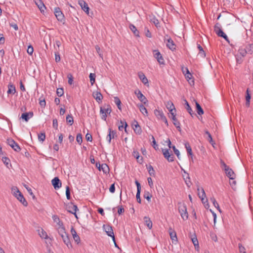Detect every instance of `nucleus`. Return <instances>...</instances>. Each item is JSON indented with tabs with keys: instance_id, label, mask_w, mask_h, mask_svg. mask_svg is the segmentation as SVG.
Masks as SVG:
<instances>
[{
	"instance_id": "f257e3e1",
	"label": "nucleus",
	"mask_w": 253,
	"mask_h": 253,
	"mask_svg": "<svg viewBox=\"0 0 253 253\" xmlns=\"http://www.w3.org/2000/svg\"><path fill=\"white\" fill-rule=\"evenodd\" d=\"M12 193L14 197L24 206L27 205V202L21 192L17 187H13L11 189Z\"/></svg>"
},
{
	"instance_id": "f03ea898",
	"label": "nucleus",
	"mask_w": 253,
	"mask_h": 253,
	"mask_svg": "<svg viewBox=\"0 0 253 253\" xmlns=\"http://www.w3.org/2000/svg\"><path fill=\"white\" fill-rule=\"evenodd\" d=\"M166 142L169 147V149L163 148L162 150L163 154L167 160L169 162H172L174 160L173 155L171 153L170 149L171 148V141L169 139H168Z\"/></svg>"
},
{
	"instance_id": "7ed1b4c3",
	"label": "nucleus",
	"mask_w": 253,
	"mask_h": 253,
	"mask_svg": "<svg viewBox=\"0 0 253 253\" xmlns=\"http://www.w3.org/2000/svg\"><path fill=\"white\" fill-rule=\"evenodd\" d=\"M182 72L189 84L191 86L193 85L194 84V80L193 75L189 69L186 67H182Z\"/></svg>"
},
{
	"instance_id": "20e7f679",
	"label": "nucleus",
	"mask_w": 253,
	"mask_h": 253,
	"mask_svg": "<svg viewBox=\"0 0 253 253\" xmlns=\"http://www.w3.org/2000/svg\"><path fill=\"white\" fill-rule=\"evenodd\" d=\"M214 31L215 33L220 37L223 38L225 40L229 42V39L226 34L223 32L221 28L219 27L218 24H216L214 27Z\"/></svg>"
},
{
	"instance_id": "39448f33",
	"label": "nucleus",
	"mask_w": 253,
	"mask_h": 253,
	"mask_svg": "<svg viewBox=\"0 0 253 253\" xmlns=\"http://www.w3.org/2000/svg\"><path fill=\"white\" fill-rule=\"evenodd\" d=\"M153 55L157 61L161 65H165V60L161 53L158 50L153 51Z\"/></svg>"
},
{
	"instance_id": "423d86ee",
	"label": "nucleus",
	"mask_w": 253,
	"mask_h": 253,
	"mask_svg": "<svg viewBox=\"0 0 253 253\" xmlns=\"http://www.w3.org/2000/svg\"><path fill=\"white\" fill-rule=\"evenodd\" d=\"M54 13L57 20L61 23H64L65 21V17L63 13L58 7H56L54 9Z\"/></svg>"
},
{
	"instance_id": "0eeeda50",
	"label": "nucleus",
	"mask_w": 253,
	"mask_h": 253,
	"mask_svg": "<svg viewBox=\"0 0 253 253\" xmlns=\"http://www.w3.org/2000/svg\"><path fill=\"white\" fill-rule=\"evenodd\" d=\"M179 211L182 218L185 220L188 219V214L186 206L184 204H180L179 206Z\"/></svg>"
},
{
	"instance_id": "6e6552de",
	"label": "nucleus",
	"mask_w": 253,
	"mask_h": 253,
	"mask_svg": "<svg viewBox=\"0 0 253 253\" xmlns=\"http://www.w3.org/2000/svg\"><path fill=\"white\" fill-rule=\"evenodd\" d=\"M96 167L100 171H102L105 174H108L110 171L108 166L106 164H100L99 163H96Z\"/></svg>"
},
{
	"instance_id": "1a4fd4ad",
	"label": "nucleus",
	"mask_w": 253,
	"mask_h": 253,
	"mask_svg": "<svg viewBox=\"0 0 253 253\" xmlns=\"http://www.w3.org/2000/svg\"><path fill=\"white\" fill-rule=\"evenodd\" d=\"M134 94L137 96V98L143 104H145L147 103V100L140 90L138 89L135 90L134 91Z\"/></svg>"
},
{
	"instance_id": "9d476101",
	"label": "nucleus",
	"mask_w": 253,
	"mask_h": 253,
	"mask_svg": "<svg viewBox=\"0 0 253 253\" xmlns=\"http://www.w3.org/2000/svg\"><path fill=\"white\" fill-rule=\"evenodd\" d=\"M169 233L172 243L175 244L178 241V239L176 232L172 228H169Z\"/></svg>"
},
{
	"instance_id": "9b49d317",
	"label": "nucleus",
	"mask_w": 253,
	"mask_h": 253,
	"mask_svg": "<svg viewBox=\"0 0 253 253\" xmlns=\"http://www.w3.org/2000/svg\"><path fill=\"white\" fill-rule=\"evenodd\" d=\"M100 112L102 115V119L106 121L107 115L110 114L111 112V109L110 107H108L107 108H100Z\"/></svg>"
},
{
	"instance_id": "f8f14e48",
	"label": "nucleus",
	"mask_w": 253,
	"mask_h": 253,
	"mask_svg": "<svg viewBox=\"0 0 253 253\" xmlns=\"http://www.w3.org/2000/svg\"><path fill=\"white\" fill-rule=\"evenodd\" d=\"M103 228L105 231L106 234L109 236L111 237L113 239V240L115 241V237L112 227L109 225H104Z\"/></svg>"
},
{
	"instance_id": "ddd939ff",
	"label": "nucleus",
	"mask_w": 253,
	"mask_h": 253,
	"mask_svg": "<svg viewBox=\"0 0 253 253\" xmlns=\"http://www.w3.org/2000/svg\"><path fill=\"white\" fill-rule=\"evenodd\" d=\"M132 127L134 131V132L138 135H140L142 132V130L140 126H139L138 123L136 121H134L132 125Z\"/></svg>"
},
{
	"instance_id": "4468645a",
	"label": "nucleus",
	"mask_w": 253,
	"mask_h": 253,
	"mask_svg": "<svg viewBox=\"0 0 253 253\" xmlns=\"http://www.w3.org/2000/svg\"><path fill=\"white\" fill-rule=\"evenodd\" d=\"M166 45L171 51L176 50V46L174 42L170 39L169 38L167 40Z\"/></svg>"
},
{
	"instance_id": "2eb2a0df",
	"label": "nucleus",
	"mask_w": 253,
	"mask_h": 253,
	"mask_svg": "<svg viewBox=\"0 0 253 253\" xmlns=\"http://www.w3.org/2000/svg\"><path fill=\"white\" fill-rule=\"evenodd\" d=\"M51 183L55 189H59L62 186V182L58 177H55L51 180Z\"/></svg>"
},
{
	"instance_id": "dca6fc26",
	"label": "nucleus",
	"mask_w": 253,
	"mask_h": 253,
	"mask_svg": "<svg viewBox=\"0 0 253 253\" xmlns=\"http://www.w3.org/2000/svg\"><path fill=\"white\" fill-rule=\"evenodd\" d=\"M80 5L81 6L82 9L87 15H89V7L88 4L84 1H81L79 3Z\"/></svg>"
},
{
	"instance_id": "f3484780",
	"label": "nucleus",
	"mask_w": 253,
	"mask_h": 253,
	"mask_svg": "<svg viewBox=\"0 0 253 253\" xmlns=\"http://www.w3.org/2000/svg\"><path fill=\"white\" fill-rule=\"evenodd\" d=\"M92 96L93 98H94L95 100L99 103L102 101L103 99V96L102 94L98 91H93L92 93Z\"/></svg>"
},
{
	"instance_id": "a211bd4d",
	"label": "nucleus",
	"mask_w": 253,
	"mask_h": 253,
	"mask_svg": "<svg viewBox=\"0 0 253 253\" xmlns=\"http://www.w3.org/2000/svg\"><path fill=\"white\" fill-rule=\"evenodd\" d=\"M225 170L226 173L227 175L231 179L233 180L235 179V178L236 177V175H235L234 172L232 170V169H231L225 166Z\"/></svg>"
},
{
	"instance_id": "6ab92c4d",
	"label": "nucleus",
	"mask_w": 253,
	"mask_h": 253,
	"mask_svg": "<svg viewBox=\"0 0 253 253\" xmlns=\"http://www.w3.org/2000/svg\"><path fill=\"white\" fill-rule=\"evenodd\" d=\"M191 241L193 244L195 251L199 252L200 250V246L198 240L196 237L194 236L191 238Z\"/></svg>"
},
{
	"instance_id": "aec40b11",
	"label": "nucleus",
	"mask_w": 253,
	"mask_h": 253,
	"mask_svg": "<svg viewBox=\"0 0 253 253\" xmlns=\"http://www.w3.org/2000/svg\"><path fill=\"white\" fill-rule=\"evenodd\" d=\"M133 156L136 159L137 162L139 164H142L143 162V158L139 154V153L137 151H134L132 153Z\"/></svg>"
},
{
	"instance_id": "412c9836",
	"label": "nucleus",
	"mask_w": 253,
	"mask_h": 253,
	"mask_svg": "<svg viewBox=\"0 0 253 253\" xmlns=\"http://www.w3.org/2000/svg\"><path fill=\"white\" fill-rule=\"evenodd\" d=\"M33 116L32 112L24 113L21 114V118L25 122H27L30 118H32Z\"/></svg>"
},
{
	"instance_id": "4be33fe9",
	"label": "nucleus",
	"mask_w": 253,
	"mask_h": 253,
	"mask_svg": "<svg viewBox=\"0 0 253 253\" xmlns=\"http://www.w3.org/2000/svg\"><path fill=\"white\" fill-rule=\"evenodd\" d=\"M138 77L143 84L145 85L148 84V80L143 73H139L138 74Z\"/></svg>"
},
{
	"instance_id": "5701e85b",
	"label": "nucleus",
	"mask_w": 253,
	"mask_h": 253,
	"mask_svg": "<svg viewBox=\"0 0 253 253\" xmlns=\"http://www.w3.org/2000/svg\"><path fill=\"white\" fill-rule=\"evenodd\" d=\"M171 115H172V120L173 125L177 128L180 129V123L176 119L175 115L174 114V113L172 112V110H171Z\"/></svg>"
},
{
	"instance_id": "b1692460",
	"label": "nucleus",
	"mask_w": 253,
	"mask_h": 253,
	"mask_svg": "<svg viewBox=\"0 0 253 253\" xmlns=\"http://www.w3.org/2000/svg\"><path fill=\"white\" fill-rule=\"evenodd\" d=\"M71 232L74 240L76 243L78 244L80 242V239L79 236L78 235L76 231L74 229L72 228L71 230Z\"/></svg>"
},
{
	"instance_id": "393cba45",
	"label": "nucleus",
	"mask_w": 253,
	"mask_h": 253,
	"mask_svg": "<svg viewBox=\"0 0 253 253\" xmlns=\"http://www.w3.org/2000/svg\"><path fill=\"white\" fill-rule=\"evenodd\" d=\"M144 221L145 225L147 226V228L149 229H151L152 228L153 224L151 220L148 217H144Z\"/></svg>"
},
{
	"instance_id": "a878e982",
	"label": "nucleus",
	"mask_w": 253,
	"mask_h": 253,
	"mask_svg": "<svg viewBox=\"0 0 253 253\" xmlns=\"http://www.w3.org/2000/svg\"><path fill=\"white\" fill-rule=\"evenodd\" d=\"M127 127V124L126 122L121 121L120 122V125L118 127V129L120 131H122L123 129H124L125 132L127 133V131L126 129Z\"/></svg>"
},
{
	"instance_id": "bb28decb",
	"label": "nucleus",
	"mask_w": 253,
	"mask_h": 253,
	"mask_svg": "<svg viewBox=\"0 0 253 253\" xmlns=\"http://www.w3.org/2000/svg\"><path fill=\"white\" fill-rule=\"evenodd\" d=\"M1 161L3 162V163L5 165L6 168L9 169L11 167L12 165L10 163V160L9 158L6 157H3L2 158Z\"/></svg>"
},
{
	"instance_id": "cd10ccee",
	"label": "nucleus",
	"mask_w": 253,
	"mask_h": 253,
	"mask_svg": "<svg viewBox=\"0 0 253 253\" xmlns=\"http://www.w3.org/2000/svg\"><path fill=\"white\" fill-rule=\"evenodd\" d=\"M8 90H7V94H14L16 92V89L14 85L12 84H9L8 85Z\"/></svg>"
},
{
	"instance_id": "c85d7f7f",
	"label": "nucleus",
	"mask_w": 253,
	"mask_h": 253,
	"mask_svg": "<svg viewBox=\"0 0 253 253\" xmlns=\"http://www.w3.org/2000/svg\"><path fill=\"white\" fill-rule=\"evenodd\" d=\"M10 146L16 152H19L21 150L20 146L14 141H11Z\"/></svg>"
},
{
	"instance_id": "c756f323",
	"label": "nucleus",
	"mask_w": 253,
	"mask_h": 253,
	"mask_svg": "<svg viewBox=\"0 0 253 253\" xmlns=\"http://www.w3.org/2000/svg\"><path fill=\"white\" fill-rule=\"evenodd\" d=\"M140 112L144 116H147L148 112L146 107L142 104L140 105L139 107Z\"/></svg>"
},
{
	"instance_id": "7c9ffc66",
	"label": "nucleus",
	"mask_w": 253,
	"mask_h": 253,
	"mask_svg": "<svg viewBox=\"0 0 253 253\" xmlns=\"http://www.w3.org/2000/svg\"><path fill=\"white\" fill-rule=\"evenodd\" d=\"M38 234L39 236L43 239H45L47 237V234L46 232L43 230L42 228H39L37 230Z\"/></svg>"
},
{
	"instance_id": "2f4dec72",
	"label": "nucleus",
	"mask_w": 253,
	"mask_h": 253,
	"mask_svg": "<svg viewBox=\"0 0 253 253\" xmlns=\"http://www.w3.org/2000/svg\"><path fill=\"white\" fill-rule=\"evenodd\" d=\"M114 101L115 103L117 105L118 109L120 111L122 110V106H121V100L118 97H115L114 98Z\"/></svg>"
},
{
	"instance_id": "473e14b6",
	"label": "nucleus",
	"mask_w": 253,
	"mask_h": 253,
	"mask_svg": "<svg viewBox=\"0 0 253 253\" xmlns=\"http://www.w3.org/2000/svg\"><path fill=\"white\" fill-rule=\"evenodd\" d=\"M195 102L196 107V109H197V111L198 114L199 115H203L204 114L203 110L201 108V107L200 105V104L196 101H195Z\"/></svg>"
},
{
	"instance_id": "72a5a7b5",
	"label": "nucleus",
	"mask_w": 253,
	"mask_h": 253,
	"mask_svg": "<svg viewBox=\"0 0 253 253\" xmlns=\"http://www.w3.org/2000/svg\"><path fill=\"white\" fill-rule=\"evenodd\" d=\"M116 135V132L111 129L109 130V133L107 137L108 138V141L109 143L111 142V139L114 138Z\"/></svg>"
},
{
	"instance_id": "f704fd0d",
	"label": "nucleus",
	"mask_w": 253,
	"mask_h": 253,
	"mask_svg": "<svg viewBox=\"0 0 253 253\" xmlns=\"http://www.w3.org/2000/svg\"><path fill=\"white\" fill-rule=\"evenodd\" d=\"M37 4V6H38L39 9L41 11V13H42V14H44L45 13V11L46 9V7L44 5V4L41 2H40L39 4Z\"/></svg>"
},
{
	"instance_id": "c9c22d12",
	"label": "nucleus",
	"mask_w": 253,
	"mask_h": 253,
	"mask_svg": "<svg viewBox=\"0 0 253 253\" xmlns=\"http://www.w3.org/2000/svg\"><path fill=\"white\" fill-rule=\"evenodd\" d=\"M129 28H130V30L132 31V32L133 33V34L135 36H136V37H139V31L137 30V29H136V28L134 26L130 25Z\"/></svg>"
},
{
	"instance_id": "e433bc0d",
	"label": "nucleus",
	"mask_w": 253,
	"mask_h": 253,
	"mask_svg": "<svg viewBox=\"0 0 253 253\" xmlns=\"http://www.w3.org/2000/svg\"><path fill=\"white\" fill-rule=\"evenodd\" d=\"M66 123L70 125V126L72 125L74 123L73 117L70 115H68L66 118Z\"/></svg>"
},
{
	"instance_id": "4c0bfd02",
	"label": "nucleus",
	"mask_w": 253,
	"mask_h": 253,
	"mask_svg": "<svg viewBox=\"0 0 253 253\" xmlns=\"http://www.w3.org/2000/svg\"><path fill=\"white\" fill-rule=\"evenodd\" d=\"M89 78L91 85H93L95 82V74L94 73H90L89 74Z\"/></svg>"
},
{
	"instance_id": "58836bf2",
	"label": "nucleus",
	"mask_w": 253,
	"mask_h": 253,
	"mask_svg": "<svg viewBox=\"0 0 253 253\" xmlns=\"http://www.w3.org/2000/svg\"><path fill=\"white\" fill-rule=\"evenodd\" d=\"M76 141L79 144L81 145L83 142L82 135L81 133H78L76 136Z\"/></svg>"
},
{
	"instance_id": "ea45409f",
	"label": "nucleus",
	"mask_w": 253,
	"mask_h": 253,
	"mask_svg": "<svg viewBox=\"0 0 253 253\" xmlns=\"http://www.w3.org/2000/svg\"><path fill=\"white\" fill-rule=\"evenodd\" d=\"M38 139L40 141L42 142L44 141L45 139V135L44 133H40L38 135Z\"/></svg>"
},
{
	"instance_id": "a19ab883",
	"label": "nucleus",
	"mask_w": 253,
	"mask_h": 253,
	"mask_svg": "<svg viewBox=\"0 0 253 253\" xmlns=\"http://www.w3.org/2000/svg\"><path fill=\"white\" fill-rule=\"evenodd\" d=\"M186 109L188 113L192 116V109L187 101H185Z\"/></svg>"
},
{
	"instance_id": "79ce46f5",
	"label": "nucleus",
	"mask_w": 253,
	"mask_h": 253,
	"mask_svg": "<svg viewBox=\"0 0 253 253\" xmlns=\"http://www.w3.org/2000/svg\"><path fill=\"white\" fill-rule=\"evenodd\" d=\"M185 148L186 149L188 154L190 156H192V149H191V147L190 146V145L188 144H186Z\"/></svg>"
},
{
	"instance_id": "37998d69",
	"label": "nucleus",
	"mask_w": 253,
	"mask_h": 253,
	"mask_svg": "<svg viewBox=\"0 0 253 253\" xmlns=\"http://www.w3.org/2000/svg\"><path fill=\"white\" fill-rule=\"evenodd\" d=\"M67 78L68 79V84L70 85H72L73 84V81H74V78H73V76L71 74H69L68 75Z\"/></svg>"
},
{
	"instance_id": "c03bdc74",
	"label": "nucleus",
	"mask_w": 253,
	"mask_h": 253,
	"mask_svg": "<svg viewBox=\"0 0 253 253\" xmlns=\"http://www.w3.org/2000/svg\"><path fill=\"white\" fill-rule=\"evenodd\" d=\"M77 210H78V208H77V206H76V205H72V209L71 210H70V212L74 213L75 215V216H76V217L77 218V216L76 214V212Z\"/></svg>"
},
{
	"instance_id": "a18cd8bd",
	"label": "nucleus",
	"mask_w": 253,
	"mask_h": 253,
	"mask_svg": "<svg viewBox=\"0 0 253 253\" xmlns=\"http://www.w3.org/2000/svg\"><path fill=\"white\" fill-rule=\"evenodd\" d=\"M251 99V96L250 94L249 93L248 90L247 91V95L246 96V105L247 106H249L250 105V100Z\"/></svg>"
},
{
	"instance_id": "49530a36",
	"label": "nucleus",
	"mask_w": 253,
	"mask_h": 253,
	"mask_svg": "<svg viewBox=\"0 0 253 253\" xmlns=\"http://www.w3.org/2000/svg\"><path fill=\"white\" fill-rule=\"evenodd\" d=\"M39 104L42 107L44 108L46 106V102L44 99H40Z\"/></svg>"
},
{
	"instance_id": "de8ad7c7",
	"label": "nucleus",
	"mask_w": 253,
	"mask_h": 253,
	"mask_svg": "<svg viewBox=\"0 0 253 253\" xmlns=\"http://www.w3.org/2000/svg\"><path fill=\"white\" fill-rule=\"evenodd\" d=\"M56 93L58 96H61L63 95L64 91L62 88H59L57 89Z\"/></svg>"
},
{
	"instance_id": "09e8293b",
	"label": "nucleus",
	"mask_w": 253,
	"mask_h": 253,
	"mask_svg": "<svg viewBox=\"0 0 253 253\" xmlns=\"http://www.w3.org/2000/svg\"><path fill=\"white\" fill-rule=\"evenodd\" d=\"M27 53L29 54V55H32L34 52V49H33V47L31 46V45H29L28 47V48H27Z\"/></svg>"
},
{
	"instance_id": "8fccbe9b",
	"label": "nucleus",
	"mask_w": 253,
	"mask_h": 253,
	"mask_svg": "<svg viewBox=\"0 0 253 253\" xmlns=\"http://www.w3.org/2000/svg\"><path fill=\"white\" fill-rule=\"evenodd\" d=\"M53 127L55 129H57L58 127V120L56 119H53L52 121Z\"/></svg>"
},
{
	"instance_id": "3c124183",
	"label": "nucleus",
	"mask_w": 253,
	"mask_h": 253,
	"mask_svg": "<svg viewBox=\"0 0 253 253\" xmlns=\"http://www.w3.org/2000/svg\"><path fill=\"white\" fill-rule=\"evenodd\" d=\"M66 195L67 196V198L69 200L70 199V189L68 186L66 187Z\"/></svg>"
},
{
	"instance_id": "603ef678",
	"label": "nucleus",
	"mask_w": 253,
	"mask_h": 253,
	"mask_svg": "<svg viewBox=\"0 0 253 253\" xmlns=\"http://www.w3.org/2000/svg\"><path fill=\"white\" fill-rule=\"evenodd\" d=\"M10 27H12L15 31H17L19 29L18 25L15 23L10 24Z\"/></svg>"
},
{
	"instance_id": "864d4df0",
	"label": "nucleus",
	"mask_w": 253,
	"mask_h": 253,
	"mask_svg": "<svg viewBox=\"0 0 253 253\" xmlns=\"http://www.w3.org/2000/svg\"><path fill=\"white\" fill-rule=\"evenodd\" d=\"M61 58L59 54L55 53V61L56 62H59L60 61Z\"/></svg>"
},
{
	"instance_id": "5fc2aeb1",
	"label": "nucleus",
	"mask_w": 253,
	"mask_h": 253,
	"mask_svg": "<svg viewBox=\"0 0 253 253\" xmlns=\"http://www.w3.org/2000/svg\"><path fill=\"white\" fill-rule=\"evenodd\" d=\"M85 139L87 141L91 142L92 139L91 135L90 134L87 133L85 135Z\"/></svg>"
},
{
	"instance_id": "6e6d98bb",
	"label": "nucleus",
	"mask_w": 253,
	"mask_h": 253,
	"mask_svg": "<svg viewBox=\"0 0 253 253\" xmlns=\"http://www.w3.org/2000/svg\"><path fill=\"white\" fill-rule=\"evenodd\" d=\"M152 146L153 148L156 150L158 148V145L156 144V142L153 137H152Z\"/></svg>"
},
{
	"instance_id": "4d7b16f0",
	"label": "nucleus",
	"mask_w": 253,
	"mask_h": 253,
	"mask_svg": "<svg viewBox=\"0 0 253 253\" xmlns=\"http://www.w3.org/2000/svg\"><path fill=\"white\" fill-rule=\"evenodd\" d=\"M5 40L3 34H0V43L3 44L5 42Z\"/></svg>"
},
{
	"instance_id": "13d9d810",
	"label": "nucleus",
	"mask_w": 253,
	"mask_h": 253,
	"mask_svg": "<svg viewBox=\"0 0 253 253\" xmlns=\"http://www.w3.org/2000/svg\"><path fill=\"white\" fill-rule=\"evenodd\" d=\"M109 191L112 193H113L115 192V184H113L111 185V186H110V187L109 188Z\"/></svg>"
},
{
	"instance_id": "bf43d9fd",
	"label": "nucleus",
	"mask_w": 253,
	"mask_h": 253,
	"mask_svg": "<svg viewBox=\"0 0 253 253\" xmlns=\"http://www.w3.org/2000/svg\"><path fill=\"white\" fill-rule=\"evenodd\" d=\"M135 184H136V185L137 186V192L140 193L141 186H140V183L137 181H135Z\"/></svg>"
},
{
	"instance_id": "052dcab7",
	"label": "nucleus",
	"mask_w": 253,
	"mask_h": 253,
	"mask_svg": "<svg viewBox=\"0 0 253 253\" xmlns=\"http://www.w3.org/2000/svg\"><path fill=\"white\" fill-rule=\"evenodd\" d=\"M148 183L150 187H151L153 185V182L152 179L151 177H149L147 179Z\"/></svg>"
},
{
	"instance_id": "680f3d73",
	"label": "nucleus",
	"mask_w": 253,
	"mask_h": 253,
	"mask_svg": "<svg viewBox=\"0 0 253 253\" xmlns=\"http://www.w3.org/2000/svg\"><path fill=\"white\" fill-rule=\"evenodd\" d=\"M153 23L155 25V26L157 27L160 26V22L158 19H154L153 20Z\"/></svg>"
},
{
	"instance_id": "e2e57ef3",
	"label": "nucleus",
	"mask_w": 253,
	"mask_h": 253,
	"mask_svg": "<svg viewBox=\"0 0 253 253\" xmlns=\"http://www.w3.org/2000/svg\"><path fill=\"white\" fill-rule=\"evenodd\" d=\"M198 48L199 49V50L201 51V52L203 54V55L204 56H205L206 53H205V51H204L203 48L200 45H199Z\"/></svg>"
},
{
	"instance_id": "0e129e2a",
	"label": "nucleus",
	"mask_w": 253,
	"mask_h": 253,
	"mask_svg": "<svg viewBox=\"0 0 253 253\" xmlns=\"http://www.w3.org/2000/svg\"><path fill=\"white\" fill-rule=\"evenodd\" d=\"M140 193L137 192V194H136V200H137V201L139 203H141V199H140Z\"/></svg>"
},
{
	"instance_id": "69168bd1",
	"label": "nucleus",
	"mask_w": 253,
	"mask_h": 253,
	"mask_svg": "<svg viewBox=\"0 0 253 253\" xmlns=\"http://www.w3.org/2000/svg\"><path fill=\"white\" fill-rule=\"evenodd\" d=\"M124 212V209L123 207H121L118 210V213L119 214H121Z\"/></svg>"
},
{
	"instance_id": "338daca9",
	"label": "nucleus",
	"mask_w": 253,
	"mask_h": 253,
	"mask_svg": "<svg viewBox=\"0 0 253 253\" xmlns=\"http://www.w3.org/2000/svg\"><path fill=\"white\" fill-rule=\"evenodd\" d=\"M53 149L56 151H58L59 150V145L55 144L53 146Z\"/></svg>"
},
{
	"instance_id": "774afa93",
	"label": "nucleus",
	"mask_w": 253,
	"mask_h": 253,
	"mask_svg": "<svg viewBox=\"0 0 253 253\" xmlns=\"http://www.w3.org/2000/svg\"><path fill=\"white\" fill-rule=\"evenodd\" d=\"M66 112V110L64 108H61L60 109V114L61 115H63L65 114Z\"/></svg>"
}]
</instances>
